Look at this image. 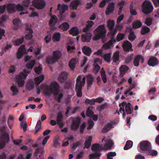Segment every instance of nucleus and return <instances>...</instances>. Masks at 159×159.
Instances as JSON below:
<instances>
[{
	"label": "nucleus",
	"mask_w": 159,
	"mask_h": 159,
	"mask_svg": "<svg viewBox=\"0 0 159 159\" xmlns=\"http://www.w3.org/2000/svg\"><path fill=\"white\" fill-rule=\"evenodd\" d=\"M59 84L56 82L52 83L49 86L43 84L41 87V88L43 90L44 93L46 95L50 96L53 94L55 100L57 101L58 103H61L63 95L62 93H59Z\"/></svg>",
	"instance_id": "obj_1"
},
{
	"label": "nucleus",
	"mask_w": 159,
	"mask_h": 159,
	"mask_svg": "<svg viewBox=\"0 0 159 159\" xmlns=\"http://www.w3.org/2000/svg\"><path fill=\"white\" fill-rule=\"evenodd\" d=\"M104 26V24L99 25L94 30L95 34L93 38L94 40H97L105 38L106 31Z\"/></svg>",
	"instance_id": "obj_2"
},
{
	"label": "nucleus",
	"mask_w": 159,
	"mask_h": 159,
	"mask_svg": "<svg viewBox=\"0 0 159 159\" xmlns=\"http://www.w3.org/2000/svg\"><path fill=\"white\" fill-rule=\"evenodd\" d=\"M30 71H31L25 69L16 76V79L19 87H22L23 86L24 84V80L26 79L27 76V74L30 73Z\"/></svg>",
	"instance_id": "obj_3"
},
{
	"label": "nucleus",
	"mask_w": 159,
	"mask_h": 159,
	"mask_svg": "<svg viewBox=\"0 0 159 159\" xmlns=\"http://www.w3.org/2000/svg\"><path fill=\"white\" fill-rule=\"evenodd\" d=\"M61 53L59 51H55L53 52V56H49L46 59V61L48 64L54 63L61 57Z\"/></svg>",
	"instance_id": "obj_4"
},
{
	"label": "nucleus",
	"mask_w": 159,
	"mask_h": 159,
	"mask_svg": "<svg viewBox=\"0 0 159 159\" xmlns=\"http://www.w3.org/2000/svg\"><path fill=\"white\" fill-rule=\"evenodd\" d=\"M151 144L148 141H142L139 143L138 148H139L141 152L146 154L151 148Z\"/></svg>",
	"instance_id": "obj_5"
},
{
	"label": "nucleus",
	"mask_w": 159,
	"mask_h": 159,
	"mask_svg": "<svg viewBox=\"0 0 159 159\" xmlns=\"http://www.w3.org/2000/svg\"><path fill=\"white\" fill-rule=\"evenodd\" d=\"M153 9V7L150 1H146L143 3L142 9V11L146 14L151 12Z\"/></svg>",
	"instance_id": "obj_6"
},
{
	"label": "nucleus",
	"mask_w": 159,
	"mask_h": 159,
	"mask_svg": "<svg viewBox=\"0 0 159 159\" xmlns=\"http://www.w3.org/2000/svg\"><path fill=\"white\" fill-rule=\"evenodd\" d=\"M82 77L81 75L79 76L77 78L75 84V91L76 92L77 96L79 97L82 96V86H81V80Z\"/></svg>",
	"instance_id": "obj_7"
},
{
	"label": "nucleus",
	"mask_w": 159,
	"mask_h": 159,
	"mask_svg": "<svg viewBox=\"0 0 159 159\" xmlns=\"http://www.w3.org/2000/svg\"><path fill=\"white\" fill-rule=\"evenodd\" d=\"M68 9V6L64 4H58L57 6V10L59 11L60 14V20H63L65 18V16L64 13Z\"/></svg>",
	"instance_id": "obj_8"
},
{
	"label": "nucleus",
	"mask_w": 159,
	"mask_h": 159,
	"mask_svg": "<svg viewBox=\"0 0 159 159\" xmlns=\"http://www.w3.org/2000/svg\"><path fill=\"white\" fill-rule=\"evenodd\" d=\"M1 139L0 149H2L5 147L6 143L9 142L10 139L9 135L7 133H4L2 135Z\"/></svg>",
	"instance_id": "obj_9"
},
{
	"label": "nucleus",
	"mask_w": 159,
	"mask_h": 159,
	"mask_svg": "<svg viewBox=\"0 0 159 159\" xmlns=\"http://www.w3.org/2000/svg\"><path fill=\"white\" fill-rule=\"evenodd\" d=\"M32 3L34 7L39 9L44 8L46 5V2L44 0H33Z\"/></svg>",
	"instance_id": "obj_10"
},
{
	"label": "nucleus",
	"mask_w": 159,
	"mask_h": 159,
	"mask_svg": "<svg viewBox=\"0 0 159 159\" xmlns=\"http://www.w3.org/2000/svg\"><path fill=\"white\" fill-rule=\"evenodd\" d=\"M81 120L79 117L74 118L71 125V128L72 130H75L79 128Z\"/></svg>",
	"instance_id": "obj_11"
},
{
	"label": "nucleus",
	"mask_w": 159,
	"mask_h": 159,
	"mask_svg": "<svg viewBox=\"0 0 159 159\" xmlns=\"http://www.w3.org/2000/svg\"><path fill=\"white\" fill-rule=\"evenodd\" d=\"M122 47L124 51L127 52H132L133 49L132 48L131 43L128 40L125 41L122 45Z\"/></svg>",
	"instance_id": "obj_12"
},
{
	"label": "nucleus",
	"mask_w": 159,
	"mask_h": 159,
	"mask_svg": "<svg viewBox=\"0 0 159 159\" xmlns=\"http://www.w3.org/2000/svg\"><path fill=\"white\" fill-rule=\"evenodd\" d=\"M57 18L55 15L52 16L49 22V24L50 27L52 30L55 29V26L57 22Z\"/></svg>",
	"instance_id": "obj_13"
},
{
	"label": "nucleus",
	"mask_w": 159,
	"mask_h": 159,
	"mask_svg": "<svg viewBox=\"0 0 159 159\" xmlns=\"http://www.w3.org/2000/svg\"><path fill=\"white\" fill-rule=\"evenodd\" d=\"M130 105L131 104L129 102L128 104H127L125 102H123L119 104V106L123 107L124 108V107H125V110L126 113L127 114H129L132 113V111L130 107Z\"/></svg>",
	"instance_id": "obj_14"
},
{
	"label": "nucleus",
	"mask_w": 159,
	"mask_h": 159,
	"mask_svg": "<svg viewBox=\"0 0 159 159\" xmlns=\"http://www.w3.org/2000/svg\"><path fill=\"white\" fill-rule=\"evenodd\" d=\"M68 76V73L66 71L62 72L58 77L59 81L62 83H64L67 80Z\"/></svg>",
	"instance_id": "obj_15"
},
{
	"label": "nucleus",
	"mask_w": 159,
	"mask_h": 159,
	"mask_svg": "<svg viewBox=\"0 0 159 159\" xmlns=\"http://www.w3.org/2000/svg\"><path fill=\"white\" fill-rule=\"evenodd\" d=\"M159 63V61L155 57H153L150 58L148 61V64L150 66H154Z\"/></svg>",
	"instance_id": "obj_16"
},
{
	"label": "nucleus",
	"mask_w": 159,
	"mask_h": 159,
	"mask_svg": "<svg viewBox=\"0 0 159 159\" xmlns=\"http://www.w3.org/2000/svg\"><path fill=\"white\" fill-rule=\"evenodd\" d=\"M114 3L111 2L109 3L106 10L105 12L106 14L108 15L109 14L112 13L114 10Z\"/></svg>",
	"instance_id": "obj_17"
},
{
	"label": "nucleus",
	"mask_w": 159,
	"mask_h": 159,
	"mask_svg": "<svg viewBox=\"0 0 159 159\" xmlns=\"http://www.w3.org/2000/svg\"><path fill=\"white\" fill-rule=\"evenodd\" d=\"M92 34L90 33H87L83 34L81 36L82 41L83 42H89L91 39Z\"/></svg>",
	"instance_id": "obj_18"
},
{
	"label": "nucleus",
	"mask_w": 159,
	"mask_h": 159,
	"mask_svg": "<svg viewBox=\"0 0 159 159\" xmlns=\"http://www.w3.org/2000/svg\"><path fill=\"white\" fill-rule=\"evenodd\" d=\"M141 60L142 63L144 61V58L141 55H138L135 57L134 61V64L135 66H139V61Z\"/></svg>",
	"instance_id": "obj_19"
},
{
	"label": "nucleus",
	"mask_w": 159,
	"mask_h": 159,
	"mask_svg": "<svg viewBox=\"0 0 159 159\" xmlns=\"http://www.w3.org/2000/svg\"><path fill=\"white\" fill-rule=\"evenodd\" d=\"M7 11L8 13H13L16 11L15 5L14 4H8L7 5Z\"/></svg>",
	"instance_id": "obj_20"
},
{
	"label": "nucleus",
	"mask_w": 159,
	"mask_h": 159,
	"mask_svg": "<svg viewBox=\"0 0 159 159\" xmlns=\"http://www.w3.org/2000/svg\"><path fill=\"white\" fill-rule=\"evenodd\" d=\"M80 4L81 2L79 0H74L71 2L70 7L72 9H77L78 6Z\"/></svg>",
	"instance_id": "obj_21"
},
{
	"label": "nucleus",
	"mask_w": 159,
	"mask_h": 159,
	"mask_svg": "<svg viewBox=\"0 0 159 159\" xmlns=\"http://www.w3.org/2000/svg\"><path fill=\"white\" fill-rule=\"evenodd\" d=\"M129 68L127 66L125 65H123L121 66L120 68V76L122 77L125 73L128 70Z\"/></svg>",
	"instance_id": "obj_22"
},
{
	"label": "nucleus",
	"mask_w": 159,
	"mask_h": 159,
	"mask_svg": "<svg viewBox=\"0 0 159 159\" xmlns=\"http://www.w3.org/2000/svg\"><path fill=\"white\" fill-rule=\"evenodd\" d=\"M91 150L93 151H100L104 150V148L102 147L99 144L95 143L93 144L92 146Z\"/></svg>",
	"instance_id": "obj_23"
},
{
	"label": "nucleus",
	"mask_w": 159,
	"mask_h": 159,
	"mask_svg": "<svg viewBox=\"0 0 159 159\" xmlns=\"http://www.w3.org/2000/svg\"><path fill=\"white\" fill-rule=\"evenodd\" d=\"M69 33L73 36H76L79 34L78 28L76 27H73L69 31Z\"/></svg>",
	"instance_id": "obj_24"
},
{
	"label": "nucleus",
	"mask_w": 159,
	"mask_h": 159,
	"mask_svg": "<svg viewBox=\"0 0 159 159\" xmlns=\"http://www.w3.org/2000/svg\"><path fill=\"white\" fill-rule=\"evenodd\" d=\"M12 22L16 29H18L21 27V22L19 18L14 19L13 20Z\"/></svg>",
	"instance_id": "obj_25"
},
{
	"label": "nucleus",
	"mask_w": 159,
	"mask_h": 159,
	"mask_svg": "<svg viewBox=\"0 0 159 159\" xmlns=\"http://www.w3.org/2000/svg\"><path fill=\"white\" fill-rule=\"evenodd\" d=\"M25 30L29 31L28 33L25 35V38L26 39L30 40L33 37L32 33L33 31L32 30L29 28L27 27Z\"/></svg>",
	"instance_id": "obj_26"
},
{
	"label": "nucleus",
	"mask_w": 159,
	"mask_h": 159,
	"mask_svg": "<svg viewBox=\"0 0 159 159\" xmlns=\"http://www.w3.org/2000/svg\"><path fill=\"white\" fill-rule=\"evenodd\" d=\"M42 123L40 120H39L36 125L35 127L34 134H37L41 129Z\"/></svg>",
	"instance_id": "obj_27"
},
{
	"label": "nucleus",
	"mask_w": 159,
	"mask_h": 159,
	"mask_svg": "<svg viewBox=\"0 0 159 159\" xmlns=\"http://www.w3.org/2000/svg\"><path fill=\"white\" fill-rule=\"evenodd\" d=\"M142 22L139 20H135L133 22L132 24V28L133 29H138L140 28L142 26Z\"/></svg>",
	"instance_id": "obj_28"
},
{
	"label": "nucleus",
	"mask_w": 159,
	"mask_h": 159,
	"mask_svg": "<svg viewBox=\"0 0 159 159\" xmlns=\"http://www.w3.org/2000/svg\"><path fill=\"white\" fill-rule=\"evenodd\" d=\"M87 83L88 86H90L93 84L94 77L91 74H89L87 76Z\"/></svg>",
	"instance_id": "obj_29"
},
{
	"label": "nucleus",
	"mask_w": 159,
	"mask_h": 159,
	"mask_svg": "<svg viewBox=\"0 0 159 159\" xmlns=\"http://www.w3.org/2000/svg\"><path fill=\"white\" fill-rule=\"evenodd\" d=\"M83 52L86 55L89 56L92 52L91 49L87 46H84L82 49Z\"/></svg>",
	"instance_id": "obj_30"
},
{
	"label": "nucleus",
	"mask_w": 159,
	"mask_h": 159,
	"mask_svg": "<svg viewBox=\"0 0 159 159\" xmlns=\"http://www.w3.org/2000/svg\"><path fill=\"white\" fill-rule=\"evenodd\" d=\"M112 125L110 123H108L106 125L104 128L102 129V133H106L110 129L112 128Z\"/></svg>",
	"instance_id": "obj_31"
},
{
	"label": "nucleus",
	"mask_w": 159,
	"mask_h": 159,
	"mask_svg": "<svg viewBox=\"0 0 159 159\" xmlns=\"http://www.w3.org/2000/svg\"><path fill=\"white\" fill-rule=\"evenodd\" d=\"M129 39L130 41H134L136 38L134 32L133 31L132 29H130L129 32V35L128 36Z\"/></svg>",
	"instance_id": "obj_32"
},
{
	"label": "nucleus",
	"mask_w": 159,
	"mask_h": 159,
	"mask_svg": "<svg viewBox=\"0 0 159 159\" xmlns=\"http://www.w3.org/2000/svg\"><path fill=\"white\" fill-rule=\"evenodd\" d=\"M58 27L63 31H67L69 28V25L67 22H64L60 25Z\"/></svg>",
	"instance_id": "obj_33"
},
{
	"label": "nucleus",
	"mask_w": 159,
	"mask_h": 159,
	"mask_svg": "<svg viewBox=\"0 0 159 159\" xmlns=\"http://www.w3.org/2000/svg\"><path fill=\"white\" fill-rule=\"evenodd\" d=\"M44 76L43 75L36 77L35 79V83L37 85H39L44 79Z\"/></svg>",
	"instance_id": "obj_34"
},
{
	"label": "nucleus",
	"mask_w": 159,
	"mask_h": 159,
	"mask_svg": "<svg viewBox=\"0 0 159 159\" xmlns=\"http://www.w3.org/2000/svg\"><path fill=\"white\" fill-rule=\"evenodd\" d=\"M92 138L91 136H89L88 140L85 141L84 143L85 146L83 148L84 149L85 148H88L90 147L91 144Z\"/></svg>",
	"instance_id": "obj_35"
},
{
	"label": "nucleus",
	"mask_w": 159,
	"mask_h": 159,
	"mask_svg": "<svg viewBox=\"0 0 159 159\" xmlns=\"http://www.w3.org/2000/svg\"><path fill=\"white\" fill-rule=\"evenodd\" d=\"M24 41V38L22 37L21 38L17 39L12 41L14 45L16 46H18L21 44Z\"/></svg>",
	"instance_id": "obj_36"
},
{
	"label": "nucleus",
	"mask_w": 159,
	"mask_h": 159,
	"mask_svg": "<svg viewBox=\"0 0 159 159\" xmlns=\"http://www.w3.org/2000/svg\"><path fill=\"white\" fill-rule=\"evenodd\" d=\"M75 59L74 58H72L69 62V66L70 69L72 70H74L75 68Z\"/></svg>",
	"instance_id": "obj_37"
},
{
	"label": "nucleus",
	"mask_w": 159,
	"mask_h": 159,
	"mask_svg": "<svg viewBox=\"0 0 159 159\" xmlns=\"http://www.w3.org/2000/svg\"><path fill=\"white\" fill-rule=\"evenodd\" d=\"M114 143L112 140H109L106 143L103 147L104 150L107 149L111 148L113 145Z\"/></svg>",
	"instance_id": "obj_38"
},
{
	"label": "nucleus",
	"mask_w": 159,
	"mask_h": 159,
	"mask_svg": "<svg viewBox=\"0 0 159 159\" xmlns=\"http://www.w3.org/2000/svg\"><path fill=\"white\" fill-rule=\"evenodd\" d=\"M115 25V22L113 20H109L107 21V26L110 30H111L114 26Z\"/></svg>",
	"instance_id": "obj_39"
},
{
	"label": "nucleus",
	"mask_w": 159,
	"mask_h": 159,
	"mask_svg": "<svg viewBox=\"0 0 159 159\" xmlns=\"http://www.w3.org/2000/svg\"><path fill=\"white\" fill-rule=\"evenodd\" d=\"M113 61L114 62L116 63L119 60V53L118 51L114 52L113 56Z\"/></svg>",
	"instance_id": "obj_40"
},
{
	"label": "nucleus",
	"mask_w": 159,
	"mask_h": 159,
	"mask_svg": "<svg viewBox=\"0 0 159 159\" xmlns=\"http://www.w3.org/2000/svg\"><path fill=\"white\" fill-rule=\"evenodd\" d=\"M61 38V34L59 33H57L54 34L53 36V41H60Z\"/></svg>",
	"instance_id": "obj_41"
},
{
	"label": "nucleus",
	"mask_w": 159,
	"mask_h": 159,
	"mask_svg": "<svg viewBox=\"0 0 159 159\" xmlns=\"http://www.w3.org/2000/svg\"><path fill=\"white\" fill-rule=\"evenodd\" d=\"M133 142L131 140L127 141L125 146L124 148V149L127 150L131 148L133 145Z\"/></svg>",
	"instance_id": "obj_42"
},
{
	"label": "nucleus",
	"mask_w": 159,
	"mask_h": 159,
	"mask_svg": "<svg viewBox=\"0 0 159 159\" xmlns=\"http://www.w3.org/2000/svg\"><path fill=\"white\" fill-rule=\"evenodd\" d=\"M27 89L29 90L32 89L34 87V83L32 80L28 82L26 85Z\"/></svg>",
	"instance_id": "obj_43"
},
{
	"label": "nucleus",
	"mask_w": 159,
	"mask_h": 159,
	"mask_svg": "<svg viewBox=\"0 0 159 159\" xmlns=\"http://www.w3.org/2000/svg\"><path fill=\"white\" fill-rule=\"evenodd\" d=\"M146 154L152 156H155L157 154V152L156 151L152 150L151 148L149 149V151L147 152V153H146Z\"/></svg>",
	"instance_id": "obj_44"
},
{
	"label": "nucleus",
	"mask_w": 159,
	"mask_h": 159,
	"mask_svg": "<svg viewBox=\"0 0 159 159\" xmlns=\"http://www.w3.org/2000/svg\"><path fill=\"white\" fill-rule=\"evenodd\" d=\"M101 156V154L99 152H95L91 153L89 155V159H93L95 157H100Z\"/></svg>",
	"instance_id": "obj_45"
},
{
	"label": "nucleus",
	"mask_w": 159,
	"mask_h": 159,
	"mask_svg": "<svg viewBox=\"0 0 159 159\" xmlns=\"http://www.w3.org/2000/svg\"><path fill=\"white\" fill-rule=\"evenodd\" d=\"M150 31V29L147 26H143L142 27V29L141 31V33L142 35H144L148 33Z\"/></svg>",
	"instance_id": "obj_46"
},
{
	"label": "nucleus",
	"mask_w": 159,
	"mask_h": 159,
	"mask_svg": "<svg viewBox=\"0 0 159 159\" xmlns=\"http://www.w3.org/2000/svg\"><path fill=\"white\" fill-rule=\"evenodd\" d=\"M35 64V61L34 60H32L27 63L26 66L28 68L32 69Z\"/></svg>",
	"instance_id": "obj_47"
},
{
	"label": "nucleus",
	"mask_w": 159,
	"mask_h": 159,
	"mask_svg": "<svg viewBox=\"0 0 159 159\" xmlns=\"http://www.w3.org/2000/svg\"><path fill=\"white\" fill-rule=\"evenodd\" d=\"M85 103L86 104H89L91 105H93L95 104V101L94 99H90L87 98L85 101Z\"/></svg>",
	"instance_id": "obj_48"
},
{
	"label": "nucleus",
	"mask_w": 159,
	"mask_h": 159,
	"mask_svg": "<svg viewBox=\"0 0 159 159\" xmlns=\"http://www.w3.org/2000/svg\"><path fill=\"white\" fill-rule=\"evenodd\" d=\"M8 18V17L7 15H2L0 18V25H2L3 22L6 21Z\"/></svg>",
	"instance_id": "obj_49"
},
{
	"label": "nucleus",
	"mask_w": 159,
	"mask_h": 159,
	"mask_svg": "<svg viewBox=\"0 0 159 159\" xmlns=\"http://www.w3.org/2000/svg\"><path fill=\"white\" fill-rule=\"evenodd\" d=\"M93 114V112L91 109V108L89 107L87 110L86 113V116L88 117L91 118Z\"/></svg>",
	"instance_id": "obj_50"
},
{
	"label": "nucleus",
	"mask_w": 159,
	"mask_h": 159,
	"mask_svg": "<svg viewBox=\"0 0 159 159\" xmlns=\"http://www.w3.org/2000/svg\"><path fill=\"white\" fill-rule=\"evenodd\" d=\"M111 53H108L105 54L104 55L103 57L104 58V60L105 61L110 62V58Z\"/></svg>",
	"instance_id": "obj_51"
},
{
	"label": "nucleus",
	"mask_w": 159,
	"mask_h": 159,
	"mask_svg": "<svg viewBox=\"0 0 159 159\" xmlns=\"http://www.w3.org/2000/svg\"><path fill=\"white\" fill-rule=\"evenodd\" d=\"M35 72L38 74L41 73L42 70V68L41 67V65H40L38 67H35L34 69Z\"/></svg>",
	"instance_id": "obj_52"
},
{
	"label": "nucleus",
	"mask_w": 159,
	"mask_h": 159,
	"mask_svg": "<svg viewBox=\"0 0 159 159\" xmlns=\"http://www.w3.org/2000/svg\"><path fill=\"white\" fill-rule=\"evenodd\" d=\"M59 139V137L57 135L55 137L54 140L53 144V146L54 147H56L60 144V143L58 142Z\"/></svg>",
	"instance_id": "obj_53"
},
{
	"label": "nucleus",
	"mask_w": 159,
	"mask_h": 159,
	"mask_svg": "<svg viewBox=\"0 0 159 159\" xmlns=\"http://www.w3.org/2000/svg\"><path fill=\"white\" fill-rule=\"evenodd\" d=\"M20 126L23 129L24 132H25L27 128V125L26 122L22 121L20 124Z\"/></svg>",
	"instance_id": "obj_54"
},
{
	"label": "nucleus",
	"mask_w": 159,
	"mask_h": 159,
	"mask_svg": "<svg viewBox=\"0 0 159 159\" xmlns=\"http://www.w3.org/2000/svg\"><path fill=\"white\" fill-rule=\"evenodd\" d=\"M124 35L123 34H118L117 36L116 40L118 42L122 40L124 38Z\"/></svg>",
	"instance_id": "obj_55"
},
{
	"label": "nucleus",
	"mask_w": 159,
	"mask_h": 159,
	"mask_svg": "<svg viewBox=\"0 0 159 159\" xmlns=\"http://www.w3.org/2000/svg\"><path fill=\"white\" fill-rule=\"evenodd\" d=\"M88 126L87 128L88 130H90L92 129L94 125V123L93 121L91 120H89L88 121Z\"/></svg>",
	"instance_id": "obj_56"
},
{
	"label": "nucleus",
	"mask_w": 159,
	"mask_h": 159,
	"mask_svg": "<svg viewBox=\"0 0 159 159\" xmlns=\"http://www.w3.org/2000/svg\"><path fill=\"white\" fill-rule=\"evenodd\" d=\"M30 2V0H24L22 2V4L25 7H28Z\"/></svg>",
	"instance_id": "obj_57"
},
{
	"label": "nucleus",
	"mask_w": 159,
	"mask_h": 159,
	"mask_svg": "<svg viewBox=\"0 0 159 159\" xmlns=\"http://www.w3.org/2000/svg\"><path fill=\"white\" fill-rule=\"evenodd\" d=\"M30 9L32 11L30 15V17H34L36 16H38V14L36 12H34L35 8L34 7H31L30 8Z\"/></svg>",
	"instance_id": "obj_58"
},
{
	"label": "nucleus",
	"mask_w": 159,
	"mask_h": 159,
	"mask_svg": "<svg viewBox=\"0 0 159 159\" xmlns=\"http://www.w3.org/2000/svg\"><path fill=\"white\" fill-rule=\"evenodd\" d=\"M11 90L13 92L12 95H15L17 94L18 92V89L17 88L14 86H11Z\"/></svg>",
	"instance_id": "obj_59"
},
{
	"label": "nucleus",
	"mask_w": 159,
	"mask_h": 159,
	"mask_svg": "<svg viewBox=\"0 0 159 159\" xmlns=\"http://www.w3.org/2000/svg\"><path fill=\"white\" fill-rule=\"evenodd\" d=\"M62 117V115L61 113H59L57 114V123H59L60 122H61V120Z\"/></svg>",
	"instance_id": "obj_60"
},
{
	"label": "nucleus",
	"mask_w": 159,
	"mask_h": 159,
	"mask_svg": "<svg viewBox=\"0 0 159 159\" xmlns=\"http://www.w3.org/2000/svg\"><path fill=\"white\" fill-rule=\"evenodd\" d=\"M6 4H5L3 5H0V14H2L4 13L5 10L6 8Z\"/></svg>",
	"instance_id": "obj_61"
},
{
	"label": "nucleus",
	"mask_w": 159,
	"mask_h": 159,
	"mask_svg": "<svg viewBox=\"0 0 159 159\" xmlns=\"http://www.w3.org/2000/svg\"><path fill=\"white\" fill-rule=\"evenodd\" d=\"M152 23V19L149 18H147L146 19L145 23L148 26L150 25Z\"/></svg>",
	"instance_id": "obj_62"
},
{
	"label": "nucleus",
	"mask_w": 159,
	"mask_h": 159,
	"mask_svg": "<svg viewBox=\"0 0 159 159\" xmlns=\"http://www.w3.org/2000/svg\"><path fill=\"white\" fill-rule=\"evenodd\" d=\"M25 45H21L18 49V51L23 54V52L25 51Z\"/></svg>",
	"instance_id": "obj_63"
},
{
	"label": "nucleus",
	"mask_w": 159,
	"mask_h": 159,
	"mask_svg": "<svg viewBox=\"0 0 159 159\" xmlns=\"http://www.w3.org/2000/svg\"><path fill=\"white\" fill-rule=\"evenodd\" d=\"M16 8V10H17L18 11H22L24 10L23 7L19 4H18L17 5H15Z\"/></svg>",
	"instance_id": "obj_64"
}]
</instances>
